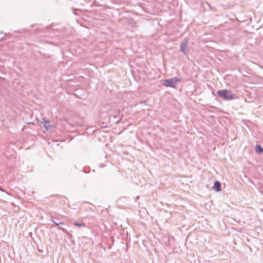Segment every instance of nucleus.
Listing matches in <instances>:
<instances>
[{
	"mask_svg": "<svg viewBox=\"0 0 263 263\" xmlns=\"http://www.w3.org/2000/svg\"><path fill=\"white\" fill-rule=\"evenodd\" d=\"M217 95L220 98L226 100H231L236 98V95L228 89L219 90L217 92Z\"/></svg>",
	"mask_w": 263,
	"mask_h": 263,
	"instance_id": "1",
	"label": "nucleus"
},
{
	"mask_svg": "<svg viewBox=\"0 0 263 263\" xmlns=\"http://www.w3.org/2000/svg\"><path fill=\"white\" fill-rule=\"evenodd\" d=\"M181 78L178 77H174L171 79H166L164 80V86L169 87L175 88V84L180 82L181 81Z\"/></svg>",
	"mask_w": 263,
	"mask_h": 263,
	"instance_id": "2",
	"label": "nucleus"
},
{
	"mask_svg": "<svg viewBox=\"0 0 263 263\" xmlns=\"http://www.w3.org/2000/svg\"><path fill=\"white\" fill-rule=\"evenodd\" d=\"M188 44L187 40L185 39L183 41V42L181 43L180 45V51L185 55H187L189 52V50L187 49Z\"/></svg>",
	"mask_w": 263,
	"mask_h": 263,
	"instance_id": "3",
	"label": "nucleus"
},
{
	"mask_svg": "<svg viewBox=\"0 0 263 263\" xmlns=\"http://www.w3.org/2000/svg\"><path fill=\"white\" fill-rule=\"evenodd\" d=\"M221 184L218 181H215L212 189L217 192H219L221 191Z\"/></svg>",
	"mask_w": 263,
	"mask_h": 263,
	"instance_id": "4",
	"label": "nucleus"
},
{
	"mask_svg": "<svg viewBox=\"0 0 263 263\" xmlns=\"http://www.w3.org/2000/svg\"><path fill=\"white\" fill-rule=\"evenodd\" d=\"M255 150L256 152L258 154H261L263 153V148L261 147L260 145H256Z\"/></svg>",
	"mask_w": 263,
	"mask_h": 263,
	"instance_id": "5",
	"label": "nucleus"
},
{
	"mask_svg": "<svg viewBox=\"0 0 263 263\" xmlns=\"http://www.w3.org/2000/svg\"><path fill=\"white\" fill-rule=\"evenodd\" d=\"M44 126L46 129H49L50 128L51 126L50 125V122L49 120H45Z\"/></svg>",
	"mask_w": 263,
	"mask_h": 263,
	"instance_id": "6",
	"label": "nucleus"
},
{
	"mask_svg": "<svg viewBox=\"0 0 263 263\" xmlns=\"http://www.w3.org/2000/svg\"><path fill=\"white\" fill-rule=\"evenodd\" d=\"M73 225L77 227H85V223L83 222H75L73 223Z\"/></svg>",
	"mask_w": 263,
	"mask_h": 263,
	"instance_id": "7",
	"label": "nucleus"
},
{
	"mask_svg": "<svg viewBox=\"0 0 263 263\" xmlns=\"http://www.w3.org/2000/svg\"><path fill=\"white\" fill-rule=\"evenodd\" d=\"M52 222L55 224H56L57 226H61V225H64V223L63 222H57L55 221H52Z\"/></svg>",
	"mask_w": 263,
	"mask_h": 263,
	"instance_id": "8",
	"label": "nucleus"
},
{
	"mask_svg": "<svg viewBox=\"0 0 263 263\" xmlns=\"http://www.w3.org/2000/svg\"><path fill=\"white\" fill-rule=\"evenodd\" d=\"M58 229L61 230L62 231H63L64 233L67 234L68 233L67 231L63 228H59Z\"/></svg>",
	"mask_w": 263,
	"mask_h": 263,
	"instance_id": "9",
	"label": "nucleus"
},
{
	"mask_svg": "<svg viewBox=\"0 0 263 263\" xmlns=\"http://www.w3.org/2000/svg\"><path fill=\"white\" fill-rule=\"evenodd\" d=\"M0 191L3 192H6L8 195H10V194H9L8 193L6 192L5 191V190L2 187L0 186Z\"/></svg>",
	"mask_w": 263,
	"mask_h": 263,
	"instance_id": "10",
	"label": "nucleus"
}]
</instances>
